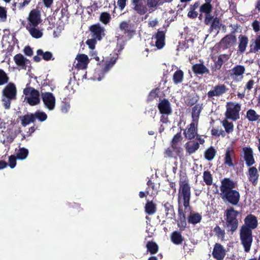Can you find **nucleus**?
Segmentation results:
<instances>
[{
  "label": "nucleus",
  "instance_id": "1",
  "mask_svg": "<svg viewBox=\"0 0 260 260\" xmlns=\"http://www.w3.org/2000/svg\"><path fill=\"white\" fill-rule=\"evenodd\" d=\"M237 184L230 178H224L221 181L220 197L222 199L232 205H237L240 201V194L234 189Z\"/></svg>",
  "mask_w": 260,
  "mask_h": 260
},
{
  "label": "nucleus",
  "instance_id": "2",
  "mask_svg": "<svg viewBox=\"0 0 260 260\" xmlns=\"http://www.w3.org/2000/svg\"><path fill=\"white\" fill-rule=\"evenodd\" d=\"M179 187L178 193V201L180 203L182 200L185 210L188 208L190 209L189 206L190 200L191 198V187L189 184L188 179L186 177L183 179L180 178L179 181Z\"/></svg>",
  "mask_w": 260,
  "mask_h": 260
},
{
  "label": "nucleus",
  "instance_id": "3",
  "mask_svg": "<svg viewBox=\"0 0 260 260\" xmlns=\"http://www.w3.org/2000/svg\"><path fill=\"white\" fill-rule=\"evenodd\" d=\"M2 102L5 109H9L12 101L17 99V88L13 82H8L2 92Z\"/></svg>",
  "mask_w": 260,
  "mask_h": 260
},
{
  "label": "nucleus",
  "instance_id": "4",
  "mask_svg": "<svg viewBox=\"0 0 260 260\" xmlns=\"http://www.w3.org/2000/svg\"><path fill=\"white\" fill-rule=\"evenodd\" d=\"M239 214V212L236 210L233 207L228 208L225 211V227L228 232L233 234L238 229L239 221L237 216Z\"/></svg>",
  "mask_w": 260,
  "mask_h": 260
},
{
  "label": "nucleus",
  "instance_id": "5",
  "mask_svg": "<svg viewBox=\"0 0 260 260\" xmlns=\"http://www.w3.org/2000/svg\"><path fill=\"white\" fill-rule=\"evenodd\" d=\"M241 244L243 247L245 252H249L253 242L252 231L242 229L239 231Z\"/></svg>",
  "mask_w": 260,
  "mask_h": 260
},
{
  "label": "nucleus",
  "instance_id": "6",
  "mask_svg": "<svg viewBox=\"0 0 260 260\" xmlns=\"http://www.w3.org/2000/svg\"><path fill=\"white\" fill-rule=\"evenodd\" d=\"M223 165L229 168H234L237 164L236 152L232 147H228L223 155Z\"/></svg>",
  "mask_w": 260,
  "mask_h": 260
},
{
  "label": "nucleus",
  "instance_id": "7",
  "mask_svg": "<svg viewBox=\"0 0 260 260\" xmlns=\"http://www.w3.org/2000/svg\"><path fill=\"white\" fill-rule=\"evenodd\" d=\"M226 107L225 116L227 119L236 121L240 118L239 112L241 110V105L234 103H229Z\"/></svg>",
  "mask_w": 260,
  "mask_h": 260
},
{
  "label": "nucleus",
  "instance_id": "8",
  "mask_svg": "<svg viewBox=\"0 0 260 260\" xmlns=\"http://www.w3.org/2000/svg\"><path fill=\"white\" fill-rule=\"evenodd\" d=\"M245 68L242 65H236L229 71V75L235 82H239L243 79L245 72Z\"/></svg>",
  "mask_w": 260,
  "mask_h": 260
},
{
  "label": "nucleus",
  "instance_id": "9",
  "mask_svg": "<svg viewBox=\"0 0 260 260\" xmlns=\"http://www.w3.org/2000/svg\"><path fill=\"white\" fill-rule=\"evenodd\" d=\"M89 30L91 37L98 41H101L105 36V29L99 23L91 25Z\"/></svg>",
  "mask_w": 260,
  "mask_h": 260
},
{
  "label": "nucleus",
  "instance_id": "10",
  "mask_svg": "<svg viewBox=\"0 0 260 260\" xmlns=\"http://www.w3.org/2000/svg\"><path fill=\"white\" fill-rule=\"evenodd\" d=\"M244 224L240 229L252 231L256 229L258 225V221L256 217L252 214L247 215L244 219Z\"/></svg>",
  "mask_w": 260,
  "mask_h": 260
},
{
  "label": "nucleus",
  "instance_id": "11",
  "mask_svg": "<svg viewBox=\"0 0 260 260\" xmlns=\"http://www.w3.org/2000/svg\"><path fill=\"white\" fill-rule=\"evenodd\" d=\"M242 157L245 162L246 166L250 167L255 163L253 155V151L249 147H244L242 149Z\"/></svg>",
  "mask_w": 260,
  "mask_h": 260
},
{
  "label": "nucleus",
  "instance_id": "12",
  "mask_svg": "<svg viewBox=\"0 0 260 260\" xmlns=\"http://www.w3.org/2000/svg\"><path fill=\"white\" fill-rule=\"evenodd\" d=\"M28 23L26 26H38L41 22L40 11L37 9H32L28 14Z\"/></svg>",
  "mask_w": 260,
  "mask_h": 260
},
{
  "label": "nucleus",
  "instance_id": "13",
  "mask_svg": "<svg viewBox=\"0 0 260 260\" xmlns=\"http://www.w3.org/2000/svg\"><path fill=\"white\" fill-rule=\"evenodd\" d=\"M226 254L225 248L220 243H216L213 247L212 256L216 260H223Z\"/></svg>",
  "mask_w": 260,
  "mask_h": 260
},
{
  "label": "nucleus",
  "instance_id": "14",
  "mask_svg": "<svg viewBox=\"0 0 260 260\" xmlns=\"http://www.w3.org/2000/svg\"><path fill=\"white\" fill-rule=\"evenodd\" d=\"M133 9L140 15L145 14L148 11L147 6L142 0H131Z\"/></svg>",
  "mask_w": 260,
  "mask_h": 260
},
{
  "label": "nucleus",
  "instance_id": "15",
  "mask_svg": "<svg viewBox=\"0 0 260 260\" xmlns=\"http://www.w3.org/2000/svg\"><path fill=\"white\" fill-rule=\"evenodd\" d=\"M42 98L45 106L49 110H53L55 104V99L53 94L49 92L42 93Z\"/></svg>",
  "mask_w": 260,
  "mask_h": 260
},
{
  "label": "nucleus",
  "instance_id": "16",
  "mask_svg": "<svg viewBox=\"0 0 260 260\" xmlns=\"http://www.w3.org/2000/svg\"><path fill=\"white\" fill-rule=\"evenodd\" d=\"M228 89L224 84H218L213 87V89L207 93L208 97L210 99L214 96H220L225 93Z\"/></svg>",
  "mask_w": 260,
  "mask_h": 260
},
{
  "label": "nucleus",
  "instance_id": "17",
  "mask_svg": "<svg viewBox=\"0 0 260 260\" xmlns=\"http://www.w3.org/2000/svg\"><path fill=\"white\" fill-rule=\"evenodd\" d=\"M76 59L77 62H74V67L78 70H84L87 68L89 63V59L87 55L80 54L77 55Z\"/></svg>",
  "mask_w": 260,
  "mask_h": 260
},
{
  "label": "nucleus",
  "instance_id": "18",
  "mask_svg": "<svg viewBox=\"0 0 260 260\" xmlns=\"http://www.w3.org/2000/svg\"><path fill=\"white\" fill-rule=\"evenodd\" d=\"M166 30H158L157 32L153 36V38L156 39L155 46L157 49H162L165 45Z\"/></svg>",
  "mask_w": 260,
  "mask_h": 260
},
{
  "label": "nucleus",
  "instance_id": "19",
  "mask_svg": "<svg viewBox=\"0 0 260 260\" xmlns=\"http://www.w3.org/2000/svg\"><path fill=\"white\" fill-rule=\"evenodd\" d=\"M197 125L196 122L193 121L188 125L186 130L183 133L184 137L186 139L192 140L196 137L198 135Z\"/></svg>",
  "mask_w": 260,
  "mask_h": 260
},
{
  "label": "nucleus",
  "instance_id": "20",
  "mask_svg": "<svg viewBox=\"0 0 260 260\" xmlns=\"http://www.w3.org/2000/svg\"><path fill=\"white\" fill-rule=\"evenodd\" d=\"M248 180L252 184L255 186L258 182L259 174L257 169L255 167H250L247 174Z\"/></svg>",
  "mask_w": 260,
  "mask_h": 260
},
{
  "label": "nucleus",
  "instance_id": "21",
  "mask_svg": "<svg viewBox=\"0 0 260 260\" xmlns=\"http://www.w3.org/2000/svg\"><path fill=\"white\" fill-rule=\"evenodd\" d=\"M157 107L160 114H171L172 112L171 104L168 99H164L161 100Z\"/></svg>",
  "mask_w": 260,
  "mask_h": 260
},
{
  "label": "nucleus",
  "instance_id": "22",
  "mask_svg": "<svg viewBox=\"0 0 260 260\" xmlns=\"http://www.w3.org/2000/svg\"><path fill=\"white\" fill-rule=\"evenodd\" d=\"M200 61L201 63H196L192 66L191 69L193 73L199 75L209 74V70L204 64L203 61L201 60H200Z\"/></svg>",
  "mask_w": 260,
  "mask_h": 260
},
{
  "label": "nucleus",
  "instance_id": "23",
  "mask_svg": "<svg viewBox=\"0 0 260 260\" xmlns=\"http://www.w3.org/2000/svg\"><path fill=\"white\" fill-rule=\"evenodd\" d=\"M238 52L243 53L245 51L247 47L249 42L248 38L245 35H240L238 37Z\"/></svg>",
  "mask_w": 260,
  "mask_h": 260
},
{
  "label": "nucleus",
  "instance_id": "24",
  "mask_svg": "<svg viewBox=\"0 0 260 260\" xmlns=\"http://www.w3.org/2000/svg\"><path fill=\"white\" fill-rule=\"evenodd\" d=\"M205 3L203 4L200 7L199 11L200 14L199 18L202 19L203 14H210L213 10V6L211 4L212 1H205Z\"/></svg>",
  "mask_w": 260,
  "mask_h": 260
},
{
  "label": "nucleus",
  "instance_id": "25",
  "mask_svg": "<svg viewBox=\"0 0 260 260\" xmlns=\"http://www.w3.org/2000/svg\"><path fill=\"white\" fill-rule=\"evenodd\" d=\"M236 40L237 39L235 36L232 34H229L223 37L221 40L220 43L227 48L235 44Z\"/></svg>",
  "mask_w": 260,
  "mask_h": 260
},
{
  "label": "nucleus",
  "instance_id": "26",
  "mask_svg": "<svg viewBox=\"0 0 260 260\" xmlns=\"http://www.w3.org/2000/svg\"><path fill=\"white\" fill-rule=\"evenodd\" d=\"M203 109L202 105L196 104L192 108L191 118L192 121L196 122L198 125L199 117Z\"/></svg>",
  "mask_w": 260,
  "mask_h": 260
},
{
  "label": "nucleus",
  "instance_id": "27",
  "mask_svg": "<svg viewBox=\"0 0 260 260\" xmlns=\"http://www.w3.org/2000/svg\"><path fill=\"white\" fill-rule=\"evenodd\" d=\"M184 146L186 153L189 155L194 153L200 148L199 143L193 141L186 143Z\"/></svg>",
  "mask_w": 260,
  "mask_h": 260
},
{
  "label": "nucleus",
  "instance_id": "28",
  "mask_svg": "<svg viewBox=\"0 0 260 260\" xmlns=\"http://www.w3.org/2000/svg\"><path fill=\"white\" fill-rule=\"evenodd\" d=\"M119 28L123 31L124 34L127 35L129 38H131L135 32L134 30L131 29L129 23L125 21H123L120 23Z\"/></svg>",
  "mask_w": 260,
  "mask_h": 260
},
{
  "label": "nucleus",
  "instance_id": "29",
  "mask_svg": "<svg viewBox=\"0 0 260 260\" xmlns=\"http://www.w3.org/2000/svg\"><path fill=\"white\" fill-rule=\"evenodd\" d=\"M19 119L21 120V125L23 127H25L30 123H34L35 122L33 113H31L20 116Z\"/></svg>",
  "mask_w": 260,
  "mask_h": 260
},
{
  "label": "nucleus",
  "instance_id": "30",
  "mask_svg": "<svg viewBox=\"0 0 260 260\" xmlns=\"http://www.w3.org/2000/svg\"><path fill=\"white\" fill-rule=\"evenodd\" d=\"M202 219V215L199 213L191 212L187 217V221L189 223L194 225L200 222Z\"/></svg>",
  "mask_w": 260,
  "mask_h": 260
},
{
  "label": "nucleus",
  "instance_id": "31",
  "mask_svg": "<svg viewBox=\"0 0 260 260\" xmlns=\"http://www.w3.org/2000/svg\"><path fill=\"white\" fill-rule=\"evenodd\" d=\"M118 57V53H115L112 57L106 61L103 64V71L105 72H108L115 63Z\"/></svg>",
  "mask_w": 260,
  "mask_h": 260
},
{
  "label": "nucleus",
  "instance_id": "32",
  "mask_svg": "<svg viewBox=\"0 0 260 260\" xmlns=\"http://www.w3.org/2000/svg\"><path fill=\"white\" fill-rule=\"evenodd\" d=\"M38 26H26V29L30 35L34 38L39 39L42 37L43 32L41 30L37 28Z\"/></svg>",
  "mask_w": 260,
  "mask_h": 260
},
{
  "label": "nucleus",
  "instance_id": "33",
  "mask_svg": "<svg viewBox=\"0 0 260 260\" xmlns=\"http://www.w3.org/2000/svg\"><path fill=\"white\" fill-rule=\"evenodd\" d=\"M166 212V216L168 218L172 219L175 216V212L173 206L169 202H166L164 205Z\"/></svg>",
  "mask_w": 260,
  "mask_h": 260
},
{
  "label": "nucleus",
  "instance_id": "34",
  "mask_svg": "<svg viewBox=\"0 0 260 260\" xmlns=\"http://www.w3.org/2000/svg\"><path fill=\"white\" fill-rule=\"evenodd\" d=\"M14 60L17 66L22 67H26L27 62H29L28 59L20 53L17 54L14 56Z\"/></svg>",
  "mask_w": 260,
  "mask_h": 260
},
{
  "label": "nucleus",
  "instance_id": "35",
  "mask_svg": "<svg viewBox=\"0 0 260 260\" xmlns=\"http://www.w3.org/2000/svg\"><path fill=\"white\" fill-rule=\"evenodd\" d=\"M171 240L174 244L179 245L184 241V238L182 237L180 232L174 231L171 235Z\"/></svg>",
  "mask_w": 260,
  "mask_h": 260
},
{
  "label": "nucleus",
  "instance_id": "36",
  "mask_svg": "<svg viewBox=\"0 0 260 260\" xmlns=\"http://www.w3.org/2000/svg\"><path fill=\"white\" fill-rule=\"evenodd\" d=\"M228 55L226 54L220 55L218 57L217 60L216 61H214V65L212 67V70L213 71H216V70H219L221 68L222 64H223V62H224L223 59L228 60Z\"/></svg>",
  "mask_w": 260,
  "mask_h": 260
},
{
  "label": "nucleus",
  "instance_id": "37",
  "mask_svg": "<svg viewBox=\"0 0 260 260\" xmlns=\"http://www.w3.org/2000/svg\"><path fill=\"white\" fill-rule=\"evenodd\" d=\"M217 151L213 146H210L204 152V157L208 161H211L213 159L216 154Z\"/></svg>",
  "mask_w": 260,
  "mask_h": 260
},
{
  "label": "nucleus",
  "instance_id": "38",
  "mask_svg": "<svg viewBox=\"0 0 260 260\" xmlns=\"http://www.w3.org/2000/svg\"><path fill=\"white\" fill-rule=\"evenodd\" d=\"M184 73L181 70H177L173 76V81L175 84H180L183 80Z\"/></svg>",
  "mask_w": 260,
  "mask_h": 260
},
{
  "label": "nucleus",
  "instance_id": "39",
  "mask_svg": "<svg viewBox=\"0 0 260 260\" xmlns=\"http://www.w3.org/2000/svg\"><path fill=\"white\" fill-rule=\"evenodd\" d=\"M145 211L149 215H153L156 211V205L152 201H147L145 206Z\"/></svg>",
  "mask_w": 260,
  "mask_h": 260
},
{
  "label": "nucleus",
  "instance_id": "40",
  "mask_svg": "<svg viewBox=\"0 0 260 260\" xmlns=\"http://www.w3.org/2000/svg\"><path fill=\"white\" fill-rule=\"evenodd\" d=\"M147 251L152 255L156 254L158 251V246L152 241H148L146 245Z\"/></svg>",
  "mask_w": 260,
  "mask_h": 260
},
{
  "label": "nucleus",
  "instance_id": "41",
  "mask_svg": "<svg viewBox=\"0 0 260 260\" xmlns=\"http://www.w3.org/2000/svg\"><path fill=\"white\" fill-rule=\"evenodd\" d=\"M246 117L249 122H254L258 120V114L254 110L250 109L246 112Z\"/></svg>",
  "mask_w": 260,
  "mask_h": 260
},
{
  "label": "nucleus",
  "instance_id": "42",
  "mask_svg": "<svg viewBox=\"0 0 260 260\" xmlns=\"http://www.w3.org/2000/svg\"><path fill=\"white\" fill-rule=\"evenodd\" d=\"M23 94L27 96L30 95V97L40 96L39 91L31 87H26L23 90Z\"/></svg>",
  "mask_w": 260,
  "mask_h": 260
},
{
  "label": "nucleus",
  "instance_id": "43",
  "mask_svg": "<svg viewBox=\"0 0 260 260\" xmlns=\"http://www.w3.org/2000/svg\"><path fill=\"white\" fill-rule=\"evenodd\" d=\"M213 232L215 235L221 241H223L225 238V232L224 229H221L218 225L216 226L213 229Z\"/></svg>",
  "mask_w": 260,
  "mask_h": 260
},
{
  "label": "nucleus",
  "instance_id": "44",
  "mask_svg": "<svg viewBox=\"0 0 260 260\" xmlns=\"http://www.w3.org/2000/svg\"><path fill=\"white\" fill-rule=\"evenodd\" d=\"M209 25H210V30L211 31L213 30H219L222 25V23L220 22V18L215 17Z\"/></svg>",
  "mask_w": 260,
  "mask_h": 260
},
{
  "label": "nucleus",
  "instance_id": "45",
  "mask_svg": "<svg viewBox=\"0 0 260 260\" xmlns=\"http://www.w3.org/2000/svg\"><path fill=\"white\" fill-rule=\"evenodd\" d=\"M33 115L35 117V121L37 119L39 121L43 122L47 118V115L44 112L39 110L36 111L35 113H33Z\"/></svg>",
  "mask_w": 260,
  "mask_h": 260
},
{
  "label": "nucleus",
  "instance_id": "46",
  "mask_svg": "<svg viewBox=\"0 0 260 260\" xmlns=\"http://www.w3.org/2000/svg\"><path fill=\"white\" fill-rule=\"evenodd\" d=\"M163 4L162 1L161 0H147L146 5L151 9V8H156L158 6L162 5ZM149 11L151 13L154 10H152V11L149 10Z\"/></svg>",
  "mask_w": 260,
  "mask_h": 260
},
{
  "label": "nucleus",
  "instance_id": "47",
  "mask_svg": "<svg viewBox=\"0 0 260 260\" xmlns=\"http://www.w3.org/2000/svg\"><path fill=\"white\" fill-rule=\"evenodd\" d=\"M28 155V150L24 148H20L18 151V152L16 154V157L17 159L20 160L25 159Z\"/></svg>",
  "mask_w": 260,
  "mask_h": 260
},
{
  "label": "nucleus",
  "instance_id": "48",
  "mask_svg": "<svg viewBox=\"0 0 260 260\" xmlns=\"http://www.w3.org/2000/svg\"><path fill=\"white\" fill-rule=\"evenodd\" d=\"M9 81L8 74L2 69H0V86L7 84Z\"/></svg>",
  "mask_w": 260,
  "mask_h": 260
},
{
  "label": "nucleus",
  "instance_id": "49",
  "mask_svg": "<svg viewBox=\"0 0 260 260\" xmlns=\"http://www.w3.org/2000/svg\"><path fill=\"white\" fill-rule=\"evenodd\" d=\"M38 55L42 56V58L46 61H49L51 59L53 55L52 53L49 51L44 52L42 49H38L37 51Z\"/></svg>",
  "mask_w": 260,
  "mask_h": 260
},
{
  "label": "nucleus",
  "instance_id": "50",
  "mask_svg": "<svg viewBox=\"0 0 260 260\" xmlns=\"http://www.w3.org/2000/svg\"><path fill=\"white\" fill-rule=\"evenodd\" d=\"M203 180L207 185H211L212 184L213 177L210 171H204L203 173Z\"/></svg>",
  "mask_w": 260,
  "mask_h": 260
},
{
  "label": "nucleus",
  "instance_id": "51",
  "mask_svg": "<svg viewBox=\"0 0 260 260\" xmlns=\"http://www.w3.org/2000/svg\"><path fill=\"white\" fill-rule=\"evenodd\" d=\"M222 125L223 126L225 131L230 134L234 131V124L232 122H229L227 120L225 119L222 122Z\"/></svg>",
  "mask_w": 260,
  "mask_h": 260
},
{
  "label": "nucleus",
  "instance_id": "52",
  "mask_svg": "<svg viewBox=\"0 0 260 260\" xmlns=\"http://www.w3.org/2000/svg\"><path fill=\"white\" fill-rule=\"evenodd\" d=\"M111 19V15L108 12L101 13L100 16V21L104 24L109 23Z\"/></svg>",
  "mask_w": 260,
  "mask_h": 260
},
{
  "label": "nucleus",
  "instance_id": "53",
  "mask_svg": "<svg viewBox=\"0 0 260 260\" xmlns=\"http://www.w3.org/2000/svg\"><path fill=\"white\" fill-rule=\"evenodd\" d=\"M181 139V132L178 133L174 137L171 142V146L174 150L177 149V144Z\"/></svg>",
  "mask_w": 260,
  "mask_h": 260
},
{
  "label": "nucleus",
  "instance_id": "54",
  "mask_svg": "<svg viewBox=\"0 0 260 260\" xmlns=\"http://www.w3.org/2000/svg\"><path fill=\"white\" fill-rule=\"evenodd\" d=\"M26 101L31 106L37 105L40 102V96L28 97L27 98Z\"/></svg>",
  "mask_w": 260,
  "mask_h": 260
},
{
  "label": "nucleus",
  "instance_id": "55",
  "mask_svg": "<svg viewBox=\"0 0 260 260\" xmlns=\"http://www.w3.org/2000/svg\"><path fill=\"white\" fill-rule=\"evenodd\" d=\"M186 217H178L177 225L180 230H184L186 227Z\"/></svg>",
  "mask_w": 260,
  "mask_h": 260
},
{
  "label": "nucleus",
  "instance_id": "56",
  "mask_svg": "<svg viewBox=\"0 0 260 260\" xmlns=\"http://www.w3.org/2000/svg\"><path fill=\"white\" fill-rule=\"evenodd\" d=\"M255 45L251 48L250 52L255 53L260 50V35L257 36L254 41Z\"/></svg>",
  "mask_w": 260,
  "mask_h": 260
},
{
  "label": "nucleus",
  "instance_id": "57",
  "mask_svg": "<svg viewBox=\"0 0 260 260\" xmlns=\"http://www.w3.org/2000/svg\"><path fill=\"white\" fill-rule=\"evenodd\" d=\"M198 101V98L195 96H189V98L185 101L186 105L187 106L191 107L194 105H196V103Z\"/></svg>",
  "mask_w": 260,
  "mask_h": 260
},
{
  "label": "nucleus",
  "instance_id": "58",
  "mask_svg": "<svg viewBox=\"0 0 260 260\" xmlns=\"http://www.w3.org/2000/svg\"><path fill=\"white\" fill-rule=\"evenodd\" d=\"M98 40L91 37V39H88L86 41V44L88 46L89 48L91 49H93L95 48V44Z\"/></svg>",
  "mask_w": 260,
  "mask_h": 260
},
{
  "label": "nucleus",
  "instance_id": "59",
  "mask_svg": "<svg viewBox=\"0 0 260 260\" xmlns=\"http://www.w3.org/2000/svg\"><path fill=\"white\" fill-rule=\"evenodd\" d=\"M17 157L14 155H11L9 157V166L12 169L14 168L16 165Z\"/></svg>",
  "mask_w": 260,
  "mask_h": 260
},
{
  "label": "nucleus",
  "instance_id": "60",
  "mask_svg": "<svg viewBox=\"0 0 260 260\" xmlns=\"http://www.w3.org/2000/svg\"><path fill=\"white\" fill-rule=\"evenodd\" d=\"M7 17V11L6 8L0 6V18L3 21H6Z\"/></svg>",
  "mask_w": 260,
  "mask_h": 260
},
{
  "label": "nucleus",
  "instance_id": "61",
  "mask_svg": "<svg viewBox=\"0 0 260 260\" xmlns=\"http://www.w3.org/2000/svg\"><path fill=\"white\" fill-rule=\"evenodd\" d=\"M204 23L206 25H209L214 19V17L211 13L205 15Z\"/></svg>",
  "mask_w": 260,
  "mask_h": 260
},
{
  "label": "nucleus",
  "instance_id": "62",
  "mask_svg": "<svg viewBox=\"0 0 260 260\" xmlns=\"http://www.w3.org/2000/svg\"><path fill=\"white\" fill-rule=\"evenodd\" d=\"M251 25L255 32H257L260 30V22L258 20H255Z\"/></svg>",
  "mask_w": 260,
  "mask_h": 260
},
{
  "label": "nucleus",
  "instance_id": "63",
  "mask_svg": "<svg viewBox=\"0 0 260 260\" xmlns=\"http://www.w3.org/2000/svg\"><path fill=\"white\" fill-rule=\"evenodd\" d=\"M211 135L214 136L219 137L220 135H222V136H224V132L222 130H221L220 132H218L217 129L215 128H213L211 131Z\"/></svg>",
  "mask_w": 260,
  "mask_h": 260
},
{
  "label": "nucleus",
  "instance_id": "64",
  "mask_svg": "<svg viewBox=\"0 0 260 260\" xmlns=\"http://www.w3.org/2000/svg\"><path fill=\"white\" fill-rule=\"evenodd\" d=\"M24 53L28 56H31L33 54V51L29 46L25 47L23 49Z\"/></svg>",
  "mask_w": 260,
  "mask_h": 260
}]
</instances>
